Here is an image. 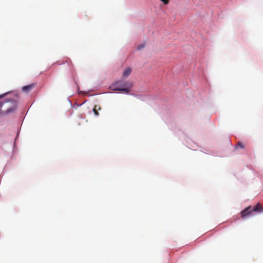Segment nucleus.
Returning <instances> with one entry per match:
<instances>
[{
    "mask_svg": "<svg viewBox=\"0 0 263 263\" xmlns=\"http://www.w3.org/2000/svg\"><path fill=\"white\" fill-rule=\"evenodd\" d=\"M16 107V101L14 99H8L7 101L0 102V115L8 114L13 111Z\"/></svg>",
    "mask_w": 263,
    "mask_h": 263,
    "instance_id": "obj_1",
    "label": "nucleus"
},
{
    "mask_svg": "<svg viewBox=\"0 0 263 263\" xmlns=\"http://www.w3.org/2000/svg\"><path fill=\"white\" fill-rule=\"evenodd\" d=\"M132 87L133 83L132 82L118 81L110 86L109 88L112 91H122L126 93H129Z\"/></svg>",
    "mask_w": 263,
    "mask_h": 263,
    "instance_id": "obj_2",
    "label": "nucleus"
},
{
    "mask_svg": "<svg viewBox=\"0 0 263 263\" xmlns=\"http://www.w3.org/2000/svg\"><path fill=\"white\" fill-rule=\"evenodd\" d=\"M253 212H263V207L259 203H258L253 208L249 206L241 212V217L244 218L247 216L251 215Z\"/></svg>",
    "mask_w": 263,
    "mask_h": 263,
    "instance_id": "obj_3",
    "label": "nucleus"
},
{
    "mask_svg": "<svg viewBox=\"0 0 263 263\" xmlns=\"http://www.w3.org/2000/svg\"><path fill=\"white\" fill-rule=\"evenodd\" d=\"M35 86V84L32 83L31 84H29L28 85H26L24 86L22 88V90L26 92H29L33 88H34Z\"/></svg>",
    "mask_w": 263,
    "mask_h": 263,
    "instance_id": "obj_4",
    "label": "nucleus"
},
{
    "mask_svg": "<svg viewBox=\"0 0 263 263\" xmlns=\"http://www.w3.org/2000/svg\"><path fill=\"white\" fill-rule=\"evenodd\" d=\"M132 72V69L129 67L126 68L123 72L122 77L124 78L128 77Z\"/></svg>",
    "mask_w": 263,
    "mask_h": 263,
    "instance_id": "obj_5",
    "label": "nucleus"
},
{
    "mask_svg": "<svg viewBox=\"0 0 263 263\" xmlns=\"http://www.w3.org/2000/svg\"><path fill=\"white\" fill-rule=\"evenodd\" d=\"M101 108L100 106H98L97 105H95L94 106V108L93 109V112L94 113V114L96 115V116H99V114L98 111V110H100Z\"/></svg>",
    "mask_w": 263,
    "mask_h": 263,
    "instance_id": "obj_6",
    "label": "nucleus"
},
{
    "mask_svg": "<svg viewBox=\"0 0 263 263\" xmlns=\"http://www.w3.org/2000/svg\"><path fill=\"white\" fill-rule=\"evenodd\" d=\"M237 145L239 146L240 147L242 148H245V146L243 145V144L241 142H239L237 144Z\"/></svg>",
    "mask_w": 263,
    "mask_h": 263,
    "instance_id": "obj_7",
    "label": "nucleus"
},
{
    "mask_svg": "<svg viewBox=\"0 0 263 263\" xmlns=\"http://www.w3.org/2000/svg\"><path fill=\"white\" fill-rule=\"evenodd\" d=\"M164 4L166 5L168 3L169 0H160Z\"/></svg>",
    "mask_w": 263,
    "mask_h": 263,
    "instance_id": "obj_8",
    "label": "nucleus"
},
{
    "mask_svg": "<svg viewBox=\"0 0 263 263\" xmlns=\"http://www.w3.org/2000/svg\"><path fill=\"white\" fill-rule=\"evenodd\" d=\"M69 61L71 63L72 67H73V65L72 64V62H71L70 59H68L66 60V62H68Z\"/></svg>",
    "mask_w": 263,
    "mask_h": 263,
    "instance_id": "obj_9",
    "label": "nucleus"
},
{
    "mask_svg": "<svg viewBox=\"0 0 263 263\" xmlns=\"http://www.w3.org/2000/svg\"><path fill=\"white\" fill-rule=\"evenodd\" d=\"M7 93H5L4 95H0V99L1 98H2L3 97H4Z\"/></svg>",
    "mask_w": 263,
    "mask_h": 263,
    "instance_id": "obj_10",
    "label": "nucleus"
},
{
    "mask_svg": "<svg viewBox=\"0 0 263 263\" xmlns=\"http://www.w3.org/2000/svg\"><path fill=\"white\" fill-rule=\"evenodd\" d=\"M143 47V46H139V47H138V49H141Z\"/></svg>",
    "mask_w": 263,
    "mask_h": 263,
    "instance_id": "obj_11",
    "label": "nucleus"
}]
</instances>
